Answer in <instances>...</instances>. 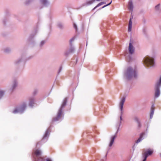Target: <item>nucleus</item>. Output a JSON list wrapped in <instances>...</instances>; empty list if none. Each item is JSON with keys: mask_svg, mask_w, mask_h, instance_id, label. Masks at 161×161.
I'll return each instance as SVG.
<instances>
[{"mask_svg": "<svg viewBox=\"0 0 161 161\" xmlns=\"http://www.w3.org/2000/svg\"><path fill=\"white\" fill-rule=\"evenodd\" d=\"M5 92L3 90H0V99L3 96Z\"/></svg>", "mask_w": 161, "mask_h": 161, "instance_id": "4be33fe9", "label": "nucleus"}, {"mask_svg": "<svg viewBox=\"0 0 161 161\" xmlns=\"http://www.w3.org/2000/svg\"><path fill=\"white\" fill-rule=\"evenodd\" d=\"M17 83L16 80H14L13 82V85L12 86V89L13 90L15 88V87L17 86Z\"/></svg>", "mask_w": 161, "mask_h": 161, "instance_id": "a211bd4d", "label": "nucleus"}, {"mask_svg": "<svg viewBox=\"0 0 161 161\" xmlns=\"http://www.w3.org/2000/svg\"><path fill=\"white\" fill-rule=\"evenodd\" d=\"M36 160V161H44V159L42 157H38Z\"/></svg>", "mask_w": 161, "mask_h": 161, "instance_id": "aec40b11", "label": "nucleus"}, {"mask_svg": "<svg viewBox=\"0 0 161 161\" xmlns=\"http://www.w3.org/2000/svg\"><path fill=\"white\" fill-rule=\"evenodd\" d=\"M29 106L32 107L34 106V105L35 104V100L33 97H30L29 99Z\"/></svg>", "mask_w": 161, "mask_h": 161, "instance_id": "1a4fd4ad", "label": "nucleus"}, {"mask_svg": "<svg viewBox=\"0 0 161 161\" xmlns=\"http://www.w3.org/2000/svg\"><path fill=\"white\" fill-rule=\"evenodd\" d=\"M106 160V158L105 157L104 159H101L100 161H105Z\"/></svg>", "mask_w": 161, "mask_h": 161, "instance_id": "c9c22d12", "label": "nucleus"}, {"mask_svg": "<svg viewBox=\"0 0 161 161\" xmlns=\"http://www.w3.org/2000/svg\"><path fill=\"white\" fill-rule=\"evenodd\" d=\"M38 143H39V142H38V143H37V144H36V146H37L38 144Z\"/></svg>", "mask_w": 161, "mask_h": 161, "instance_id": "4c0bfd02", "label": "nucleus"}, {"mask_svg": "<svg viewBox=\"0 0 161 161\" xmlns=\"http://www.w3.org/2000/svg\"><path fill=\"white\" fill-rule=\"evenodd\" d=\"M120 121L119 122V127H118V130H117V132H116V133H115V134L114 135L112 136L110 138V143L108 145L109 147H111L112 146L113 144L114 143L115 139L116 138V137L117 136V134L118 133V130H119V126L121 125V124L122 123V116H120Z\"/></svg>", "mask_w": 161, "mask_h": 161, "instance_id": "39448f33", "label": "nucleus"}, {"mask_svg": "<svg viewBox=\"0 0 161 161\" xmlns=\"http://www.w3.org/2000/svg\"><path fill=\"white\" fill-rule=\"evenodd\" d=\"M100 0H97V1H99Z\"/></svg>", "mask_w": 161, "mask_h": 161, "instance_id": "58836bf2", "label": "nucleus"}, {"mask_svg": "<svg viewBox=\"0 0 161 161\" xmlns=\"http://www.w3.org/2000/svg\"><path fill=\"white\" fill-rule=\"evenodd\" d=\"M160 156H161V153L160 154Z\"/></svg>", "mask_w": 161, "mask_h": 161, "instance_id": "ea45409f", "label": "nucleus"}, {"mask_svg": "<svg viewBox=\"0 0 161 161\" xmlns=\"http://www.w3.org/2000/svg\"><path fill=\"white\" fill-rule=\"evenodd\" d=\"M144 134L145 133H142L140 135L139 138L136 141V143H138L140 142L143 139V137Z\"/></svg>", "mask_w": 161, "mask_h": 161, "instance_id": "2eb2a0df", "label": "nucleus"}, {"mask_svg": "<svg viewBox=\"0 0 161 161\" xmlns=\"http://www.w3.org/2000/svg\"><path fill=\"white\" fill-rule=\"evenodd\" d=\"M45 41H42V42L41 43L40 45L41 46H42L45 43Z\"/></svg>", "mask_w": 161, "mask_h": 161, "instance_id": "c85d7f7f", "label": "nucleus"}, {"mask_svg": "<svg viewBox=\"0 0 161 161\" xmlns=\"http://www.w3.org/2000/svg\"><path fill=\"white\" fill-rule=\"evenodd\" d=\"M105 3L104 2H102L100 3H99V4H98L93 9V10H94L95 9H96L97 8V7L100 6L101 5L104 4Z\"/></svg>", "mask_w": 161, "mask_h": 161, "instance_id": "412c9836", "label": "nucleus"}, {"mask_svg": "<svg viewBox=\"0 0 161 161\" xmlns=\"http://www.w3.org/2000/svg\"><path fill=\"white\" fill-rule=\"evenodd\" d=\"M95 0H91L88 2L87 3L88 4H92Z\"/></svg>", "mask_w": 161, "mask_h": 161, "instance_id": "bb28decb", "label": "nucleus"}, {"mask_svg": "<svg viewBox=\"0 0 161 161\" xmlns=\"http://www.w3.org/2000/svg\"><path fill=\"white\" fill-rule=\"evenodd\" d=\"M129 51L130 54H132L134 51V47L130 42L129 43Z\"/></svg>", "mask_w": 161, "mask_h": 161, "instance_id": "9d476101", "label": "nucleus"}, {"mask_svg": "<svg viewBox=\"0 0 161 161\" xmlns=\"http://www.w3.org/2000/svg\"><path fill=\"white\" fill-rule=\"evenodd\" d=\"M160 5V4H158L155 6V8L156 10L158 11L159 10Z\"/></svg>", "mask_w": 161, "mask_h": 161, "instance_id": "5701e85b", "label": "nucleus"}, {"mask_svg": "<svg viewBox=\"0 0 161 161\" xmlns=\"http://www.w3.org/2000/svg\"><path fill=\"white\" fill-rule=\"evenodd\" d=\"M112 2V1H111V2L108 4H107V5H104V6H103L102 7V8H104V7H106V6H108V5H110L111 3Z\"/></svg>", "mask_w": 161, "mask_h": 161, "instance_id": "cd10ccee", "label": "nucleus"}, {"mask_svg": "<svg viewBox=\"0 0 161 161\" xmlns=\"http://www.w3.org/2000/svg\"><path fill=\"white\" fill-rule=\"evenodd\" d=\"M133 18V17L132 16L130 18V19L129 21V25H128V31L129 32H130L131 31V27H132V21L131 19Z\"/></svg>", "mask_w": 161, "mask_h": 161, "instance_id": "ddd939ff", "label": "nucleus"}, {"mask_svg": "<svg viewBox=\"0 0 161 161\" xmlns=\"http://www.w3.org/2000/svg\"><path fill=\"white\" fill-rule=\"evenodd\" d=\"M46 160L47 161H52V160L51 159H49L48 158Z\"/></svg>", "mask_w": 161, "mask_h": 161, "instance_id": "e433bc0d", "label": "nucleus"}, {"mask_svg": "<svg viewBox=\"0 0 161 161\" xmlns=\"http://www.w3.org/2000/svg\"><path fill=\"white\" fill-rule=\"evenodd\" d=\"M126 61L129 62H130L131 59V58L130 55H129L128 56H126Z\"/></svg>", "mask_w": 161, "mask_h": 161, "instance_id": "b1692460", "label": "nucleus"}, {"mask_svg": "<svg viewBox=\"0 0 161 161\" xmlns=\"http://www.w3.org/2000/svg\"><path fill=\"white\" fill-rule=\"evenodd\" d=\"M50 127H49L48 128V129H47V130L46 131L45 133V134L43 137V138L42 139V140H43L46 139V138H47H47L49 135V132H50Z\"/></svg>", "mask_w": 161, "mask_h": 161, "instance_id": "9b49d317", "label": "nucleus"}, {"mask_svg": "<svg viewBox=\"0 0 161 161\" xmlns=\"http://www.w3.org/2000/svg\"><path fill=\"white\" fill-rule=\"evenodd\" d=\"M33 153L36 156L35 159L36 160L38 157L42 156V152L40 150L36 149L33 150Z\"/></svg>", "mask_w": 161, "mask_h": 161, "instance_id": "6e6552de", "label": "nucleus"}, {"mask_svg": "<svg viewBox=\"0 0 161 161\" xmlns=\"http://www.w3.org/2000/svg\"><path fill=\"white\" fill-rule=\"evenodd\" d=\"M138 126L139 127H140L141 126V124L140 123V122H139V123H138Z\"/></svg>", "mask_w": 161, "mask_h": 161, "instance_id": "f704fd0d", "label": "nucleus"}, {"mask_svg": "<svg viewBox=\"0 0 161 161\" xmlns=\"http://www.w3.org/2000/svg\"><path fill=\"white\" fill-rule=\"evenodd\" d=\"M3 51L5 53H8L11 51V49L9 48L6 47L4 49Z\"/></svg>", "mask_w": 161, "mask_h": 161, "instance_id": "6ab92c4d", "label": "nucleus"}, {"mask_svg": "<svg viewBox=\"0 0 161 161\" xmlns=\"http://www.w3.org/2000/svg\"><path fill=\"white\" fill-rule=\"evenodd\" d=\"M31 1H27L25 2V3L26 4H28Z\"/></svg>", "mask_w": 161, "mask_h": 161, "instance_id": "72a5a7b5", "label": "nucleus"}, {"mask_svg": "<svg viewBox=\"0 0 161 161\" xmlns=\"http://www.w3.org/2000/svg\"><path fill=\"white\" fill-rule=\"evenodd\" d=\"M75 38H72L70 41V44L71 47L70 48L69 50L67 51L65 53V54L66 56H68L69 53H73L74 51V48L73 47H72V42L74 41Z\"/></svg>", "mask_w": 161, "mask_h": 161, "instance_id": "423d86ee", "label": "nucleus"}, {"mask_svg": "<svg viewBox=\"0 0 161 161\" xmlns=\"http://www.w3.org/2000/svg\"><path fill=\"white\" fill-rule=\"evenodd\" d=\"M124 76L128 80L136 78L137 76V72L135 68L131 67H128L124 73Z\"/></svg>", "mask_w": 161, "mask_h": 161, "instance_id": "f257e3e1", "label": "nucleus"}, {"mask_svg": "<svg viewBox=\"0 0 161 161\" xmlns=\"http://www.w3.org/2000/svg\"><path fill=\"white\" fill-rule=\"evenodd\" d=\"M143 157H144V159L142 161H146V160H147V156H143Z\"/></svg>", "mask_w": 161, "mask_h": 161, "instance_id": "c756f323", "label": "nucleus"}, {"mask_svg": "<svg viewBox=\"0 0 161 161\" xmlns=\"http://www.w3.org/2000/svg\"><path fill=\"white\" fill-rule=\"evenodd\" d=\"M153 153V151L151 150H148L146 152L143 153V156H147V157L151 155Z\"/></svg>", "mask_w": 161, "mask_h": 161, "instance_id": "f8f14e48", "label": "nucleus"}, {"mask_svg": "<svg viewBox=\"0 0 161 161\" xmlns=\"http://www.w3.org/2000/svg\"><path fill=\"white\" fill-rule=\"evenodd\" d=\"M42 3L45 6H47L49 4L47 0H41Z\"/></svg>", "mask_w": 161, "mask_h": 161, "instance_id": "f3484780", "label": "nucleus"}, {"mask_svg": "<svg viewBox=\"0 0 161 161\" xmlns=\"http://www.w3.org/2000/svg\"><path fill=\"white\" fill-rule=\"evenodd\" d=\"M74 27L75 29L76 30V31L77 29V27L76 25L75 24H74Z\"/></svg>", "mask_w": 161, "mask_h": 161, "instance_id": "2f4dec72", "label": "nucleus"}, {"mask_svg": "<svg viewBox=\"0 0 161 161\" xmlns=\"http://www.w3.org/2000/svg\"><path fill=\"white\" fill-rule=\"evenodd\" d=\"M21 59H19L16 62H15V63L16 64H18L21 61Z\"/></svg>", "mask_w": 161, "mask_h": 161, "instance_id": "7c9ffc66", "label": "nucleus"}, {"mask_svg": "<svg viewBox=\"0 0 161 161\" xmlns=\"http://www.w3.org/2000/svg\"><path fill=\"white\" fill-rule=\"evenodd\" d=\"M143 63L147 66L153 67L154 65V59L150 57H146L143 59Z\"/></svg>", "mask_w": 161, "mask_h": 161, "instance_id": "7ed1b4c3", "label": "nucleus"}, {"mask_svg": "<svg viewBox=\"0 0 161 161\" xmlns=\"http://www.w3.org/2000/svg\"><path fill=\"white\" fill-rule=\"evenodd\" d=\"M128 8L131 11L133 10V5L131 1H130L128 3Z\"/></svg>", "mask_w": 161, "mask_h": 161, "instance_id": "4468645a", "label": "nucleus"}, {"mask_svg": "<svg viewBox=\"0 0 161 161\" xmlns=\"http://www.w3.org/2000/svg\"><path fill=\"white\" fill-rule=\"evenodd\" d=\"M62 67H60L59 68V71H58V73L59 74V73L61 72V70H62Z\"/></svg>", "mask_w": 161, "mask_h": 161, "instance_id": "473e14b6", "label": "nucleus"}, {"mask_svg": "<svg viewBox=\"0 0 161 161\" xmlns=\"http://www.w3.org/2000/svg\"><path fill=\"white\" fill-rule=\"evenodd\" d=\"M134 120L136 121L137 123L140 122L139 119L136 117H135L134 118Z\"/></svg>", "mask_w": 161, "mask_h": 161, "instance_id": "a878e982", "label": "nucleus"}, {"mask_svg": "<svg viewBox=\"0 0 161 161\" xmlns=\"http://www.w3.org/2000/svg\"><path fill=\"white\" fill-rule=\"evenodd\" d=\"M58 26L59 28H60V29H62L63 27V25L61 23H59L58 24Z\"/></svg>", "mask_w": 161, "mask_h": 161, "instance_id": "393cba45", "label": "nucleus"}, {"mask_svg": "<svg viewBox=\"0 0 161 161\" xmlns=\"http://www.w3.org/2000/svg\"><path fill=\"white\" fill-rule=\"evenodd\" d=\"M26 103L25 102H22L20 106L15 108L13 111V113L14 114L17 113H22L25 111L26 107Z\"/></svg>", "mask_w": 161, "mask_h": 161, "instance_id": "20e7f679", "label": "nucleus"}, {"mask_svg": "<svg viewBox=\"0 0 161 161\" xmlns=\"http://www.w3.org/2000/svg\"><path fill=\"white\" fill-rule=\"evenodd\" d=\"M67 101V97L65 98L63 101L60 108H59L58 112L57 115L56 117L54 118L53 119V121L59 120L61 119L62 116H63V108L66 106Z\"/></svg>", "mask_w": 161, "mask_h": 161, "instance_id": "f03ea898", "label": "nucleus"}, {"mask_svg": "<svg viewBox=\"0 0 161 161\" xmlns=\"http://www.w3.org/2000/svg\"><path fill=\"white\" fill-rule=\"evenodd\" d=\"M154 106L153 105H152L151 109V112L150 113V118L151 119L153 117V115L154 114Z\"/></svg>", "mask_w": 161, "mask_h": 161, "instance_id": "dca6fc26", "label": "nucleus"}, {"mask_svg": "<svg viewBox=\"0 0 161 161\" xmlns=\"http://www.w3.org/2000/svg\"><path fill=\"white\" fill-rule=\"evenodd\" d=\"M125 97H123L120 102V104H119V108L120 109L121 111V114L120 116H122V114H123V106L124 104V103L125 102Z\"/></svg>", "mask_w": 161, "mask_h": 161, "instance_id": "0eeeda50", "label": "nucleus"}]
</instances>
